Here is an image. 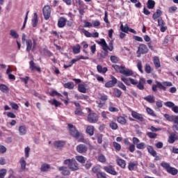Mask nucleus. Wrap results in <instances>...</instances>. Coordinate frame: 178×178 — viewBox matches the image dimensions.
<instances>
[{"label": "nucleus", "instance_id": "nucleus-33", "mask_svg": "<svg viewBox=\"0 0 178 178\" xmlns=\"http://www.w3.org/2000/svg\"><path fill=\"white\" fill-rule=\"evenodd\" d=\"M64 88H67L68 90H73L74 88V83L67 82L63 84Z\"/></svg>", "mask_w": 178, "mask_h": 178}, {"label": "nucleus", "instance_id": "nucleus-9", "mask_svg": "<svg viewBox=\"0 0 178 178\" xmlns=\"http://www.w3.org/2000/svg\"><path fill=\"white\" fill-rule=\"evenodd\" d=\"M111 80L106 82L104 85V87H106V88H112V87H115V86L118 84V79H116V77L111 75Z\"/></svg>", "mask_w": 178, "mask_h": 178}, {"label": "nucleus", "instance_id": "nucleus-15", "mask_svg": "<svg viewBox=\"0 0 178 178\" xmlns=\"http://www.w3.org/2000/svg\"><path fill=\"white\" fill-rule=\"evenodd\" d=\"M59 172H61L63 176H70V170L66 166H60L58 168Z\"/></svg>", "mask_w": 178, "mask_h": 178}, {"label": "nucleus", "instance_id": "nucleus-29", "mask_svg": "<svg viewBox=\"0 0 178 178\" xmlns=\"http://www.w3.org/2000/svg\"><path fill=\"white\" fill-rule=\"evenodd\" d=\"M162 16V10L161 9H157L156 11L153 14L152 19L153 20H156V19Z\"/></svg>", "mask_w": 178, "mask_h": 178}, {"label": "nucleus", "instance_id": "nucleus-20", "mask_svg": "<svg viewBox=\"0 0 178 178\" xmlns=\"http://www.w3.org/2000/svg\"><path fill=\"white\" fill-rule=\"evenodd\" d=\"M131 116H132V118H134V119H137V120H139V122L144 121V118L143 117V115H141L136 111L131 112Z\"/></svg>", "mask_w": 178, "mask_h": 178}, {"label": "nucleus", "instance_id": "nucleus-60", "mask_svg": "<svg viewBox=\"0 0 178 178\" xmlns=\"http://www.w3.org/2000/svg\"><path fill=\"white\" fill-rule=\"evenodd\" d=\"M98 144H102V134H97L96 136Z\"/></svg>", "mask_w": 178, "mask_h": 178}, {"label": "nucleus", "instance_id": "nucleus-30", "mask_svg": "<svg viewBox=\"0 0 178 178\" xmlns=\"http://www.w3.org/2000/svg\"><path fill=\"white\" fill-rule=\"evenodd\" d=\"M117 165H118V166H120L122 169H125L126 168V161H124V159H117Z\"/></svg>", "mask_w": 178, "mask_h": 178}, {"label": "nucleus", "instance_id": "nucleus-25", "mask_svg": "<svg viewBox=\"0 0 178 178\" xmlns=\"http://www.w3.org/2000/svg\"><path fill=\"white\" fill-rule=\"evenodd\" d=\"M26 52H30V51H33V40L31 39H28L26 40Z\"/></svg>", "mask_w": 178, "mask_h": 178}, {"label": "nucleus", "instance_id": "nucleus-57", "mask_svg": "<svg viewBox=\"0 0 178 178\" xmlns=\"http://www.w3.org/2000/svg\"><path fill=\"white\" fill-rule=\"evenodd\" d=\"M136 148H138V149H144L145 148V143L142 142L140 143L137 144Z\"/></svg>", "mask_w": 178, "mask_h": 178}, {"label": "nucleus", "instance_id": "nucleus-61", "mask_svg": "<svg viewBox=\"0 0 178 178\" xmlns=\"http://www.w3.org/2000/svg\"><path fill=\"white\" fill-rule=\"evenodd\" d=\"M97 178H106V173L99 172L97 173Z\"/></svg>", "mask_w": 178, "mask_h": 178}, {"label": "nucleus", "instance_id": "nucleus-59", "mask_svg": "<svg viewBox=\"0 0 178 178\" xmlns=\"http://www.w3.org/2000/svg\"><path fill=\"white\" fill-rule=\"evenodd\" d=\"M82 33H83L84 35H86V37H87L88 38H90L92 37L91 33H90L88 31H87L84 29H82Z\"/></svg>", "mask_w": 178, "mask_h": 178}, {"label": "nucleus", "instance_id": "nucleus-43", "mask_svg": "<svg viewBox=\"0 0 178 178\" xmlns=\"http://www.w3.org/2000/svg\"><path fill=\"white\" fill-rule=\"evenodd\" d=\"M10 35H11V37H13V38H19V35L17 33V32H16V31L11 29L10 31Z\"/></svg>", "mask_w": 178, "mask_h": 178}, {"label": "nucleus", "instance_id": "nucleus-39", "mask_svg": "<svg viewBox=\"0 0 178 178\" xmlns=\"http://www.w3.org/2000/svg\"><path fill=\"white\" fill-rule=\"evenodd\" d=\"M147 8L148 9H154L155 8V1L154 0H148Z\"/></svg>", "mask_w": 178, "mask_h": 178}, {"label": "nucleus", "instance_id": "nucleus-10", "mask_svg": "<svg viewBox=\"0 0 178 178\" xmlns=\"http://www.w3.org/2000/svg\"><path fill=\"white\" fill-rule=\"evenodd\" d=\"M42 12L44 20H49V17H51V6H44Z\"/></svg>", "mask_w": 178, "mask_h": 178}, {"label": "nucleus", "instance_id": "nucleus-14", "mask_svg": "<svg viewBox=\"0 0 178 178\" xmlns=\"http://www.w3.org/2000/svg\"><path fill=\"white\" fill-rule=\"evenodd\" d=\"M176 140H178L177 132L175 131L170 134L168 137V142L169 144H173Z\"/></svg>", "mask_w": 178, "mask_h": 178}, {"label": "nucleus", "instance_id": "nucleus-64", "mask_svg": "<svg viewBox=\"0 0 178 178\" xmlns=\"http://www.w3.org/2000/svg\"><path fill=\"white\" fill-rule=\"evenodd\" d=\"M158 26H159L160 27L162 26H165V22H163L162 17H159L158 19Z\"/></svg>", "mask_w": 178, "mask_h": 178}, {"label": "nucleus", "instance_id": "nucleus-32", "mask_svg": "<svg viewBox=\"0 0 178 178\" xmlns=\"http://www.w3.org/2000/svg\"><path fill=\"white\" fill-rule=\"evenodd\" d=\"M72 51L74 55H77V54H80V51H81V47L80 44H76L72 47Z\"/></svg>", "mask_w": 178, "mask_h": 178}, {"label": "nucleus", "instance_id": "nucleus-36", "mask_svg": "<svg viewBox=\"0 0 178 178\" xmlns=\"http://www.w3.org/2000/svg\"><path fill=\"white\" fill-rule=\"evenodd\" d=\"M113 95H115L116 98H120V97H122V90L118 88H114Z\"/></svg>", "mask_w": 178, "mask_h": 178}, {"label": "nucleus", "instance_id": "nucleus-19", "mask_svg": "<svg viewBox=\"0 0 178 178\" xmlns=\"http://www.w3.org/2000/svg\"><path fill=\"white\" fill-rule=\"evenodd\" d=\"M65 144H66V142H65L63 140H56L54 143V145L55 148H56L57 149L63 148V147H65Z\"/></svg>", "mask_w": 178, "mask_h": 178}, {"label": "nucleus", "instance_id": "nucleus-17", "mask_svg": "<svg viewBox=\"0 0 178 178\" xmlns=\"http://www.w3.org/2000/svg\"><path fill=\"white\" fill-rule=\"evenodd\" d=\"M67 22V19L66 18L60 17L58 21V27H59V29H63V27L66 26Z\"/></svg>", "mask_w": 178, "mask_h": 178}, {"label": "nucleus", "instance_id": "nucleus-58", "mask_svg": "<svg viewBox=\"0 0 178 178\" xmlns=\"http://www.w3.org/2000/svg\"><path fill=\"white\" fill-rule=\"evenodd\" d=\"M165 106H166L167 108H172L175 103H173V102H166L164 103Z\"/></svg>", "mask_w": 178, "mask_h": 178}, {"label": "nucleus", "instance_id": "nucleus-55", "mask_svg": "<svg viewBox=\"0 0 178 178\" xmlns=\"http://www.w3.org/2000/svg\"><path fill=\"white\" fill-rule=\"evenodd\" d=\"M110 60L112 62V63H118V62H119V58L115 56H111L110 57Z\"/></svg>", "mask_w": 178, "mask_h": 178}, {"label": "nucleus", "instance_id": "nucleus-51", "mask_svg": "<svg viewBox=\"0 0 178 178\" xmlns=\"http://www.w3.org/2000/svg\"><path fill=\"white\" fill-rule=\"evenodd\" d=\"M147 137H149V138H156V137L158 136V134L154 132H147Z\"/></svg>", "mask_w": 178, "mask_h": 178}, {"label": "nucleus", "instance_id": "nucleus-35", "mask_svg": "<svg viewBox=\"0 0 178 178\" xmlns=\"http://www.w3.org/2000/svg\"><path fill=\"white\" fill-rule=\"evenodd\" d=\"M48 102L51 105H54V106H56V108H58V106H60L61 105V103L58 102V100L55 99H54L53 100H49Z\"/></svg>", "mask_w": 178, "mask_h": 178}, {"label": "nucleus", "instance_id": "nucleus-4", "mask_svg": "<svg viewBox=\"0 0 178 178\" xmlns=\"http://www.w3.org/2000/svg\"><path fill=\"white\" fill-rule=\"evenodd\" d=\"M161 166L166 170L167 173H169L170 175H172V176H176V175H177V173H178V170L175 167L170 166V164H169V163L163 161L161 163Z\"/></svg>", "mask_w": 178, "mask_h": 178}, {"label": "nucleus", "instance_id": "nucleus-12", "mask_svg": "<svg viewBox=\"0 0 178 178\" xmlns=\"http://www.w3.org/2000/svg\"><path fill=\"white\" fill-rule=\"evenodd\" d=\"M88 148L84 144H79L76 146V151L79 154H86Z\"/></svg>", "mask_w": 178, "mask_h": 178}, {"label": "nucleus", "instance_id": "nucleus-28", "mask_svg": "<svg viewBox=\"0 0 178 178\" xmlns=\"http://www.w3.org/2000/svg\"><path fill=\"white\" fill-rule=\"evenodd\" d=\"M81 59H83L86 60L88 59V57L84 56H80L77 57L76 58L72 59L70 63L71 64L72 66H73L74 63H76V62H79V60H81Z\"/></svg>", "mask_w": 178, "mask_h": 178}, {"label": "nucleus", "instance_id": "nucleus-49", "mask_svg": "<svg viewBox=\"0 0 178 178\" xmlns=\"http://www.w3.org/2000/svg\"><path fill=\"white\" fill-rule=\"evenodd\" d=\"M156 83L157 84V87L158 88H159V90H163V91H166V87H165V86H163L162 83L159 81H156Z\"/></svg>", "mask_w": 178, "mask_h": 178}, {"label": "nucleus", "instance_id": "nucleus-6", "mask_svg": "<svg viewBox=\"0 0 178 178\" xmlns=\"http://www.w3.org/2000/svg\"><path fill=\"white\" fill-rule=\"evenodd\" d=\"M98 120H99V116L98 114H97V113H90L88 114L87 121L88 123H97L98 122Z\"/></svg>", "mask_w": 178, "mask_h": 178}, {"label": "nucleus", "instance_id": "nucleus-3", "mask_svg": "<svg viewBox=\"0 0 178 178\" xmlns=\"http://www.w3.org/2000/svg\"><path fill=\"white\" fill-rule=\"evenodd\" d=\"M63 164L65 165V166H67L68 169L72 170V172H76L80 169L79 163H77V161H76L74 159H65L63 161Z\"/></svg>", "mask_w": 178, "mask_h": 178}, {"label": "nucleus", "instance_id": "nucleus-50", "mask_svg": "<svg viewBox=\"0 0 178 178\" xmlns=\"http://www.w3.org/2000/svg\"><path fill=\"white\" fill-rule=\"evenodd\" d=\"M75 98H76L77 99H88V96L86 95H75Z\"/></svg>", "mask_w": 178, "mask_h": 178}, {"label": "nucleus", "instance_id": "nucleus-41", "mask_svg": "<svg viewBox=\"0 0 178 178\" xmlns=\"http://www.w3.org/2000/svg\"><path fill=\"white\" fill-rule=\"evenodd\" d=\"M0 90H1L2 92H8L9 88L5 84H0Z\"/></svg>", "mask_w": 178, "mask_h": 178}, {"label": "nucleus", "instance_id": "nucleus-47", "mask_svg": "<svg viewBox=\"0 0 178 178\" xmlns=\"http://www.w3.org/2000/svg\"><path fill=\"white\" fill-rule=\"evenodd\" d=\"M50 168L51 165H49V164H43L40 168V170L41 172H47V170H48V169H49Z\"/></svg>", "mask_w": 178, "mask_h": 178}, {"label": "nucleus", "instance_id": "nucleus-37", "mask_svg": "<svg viewBox=\"0 0 178 178\" xmlns=\"http://www.w3.org/2000/svg\"><path fill=\"white\" fill-rule=\"evenodd\" d=\"M117 122L120 123V124H126V123H127V120H126V118L123 116L118 117Z\"/></svg>", "mask_w": 178, "mask_h": 178}, {"label": "nucleus", "instance_id": "nucleus-24", "mask_svg": "<svg viewBox=\"0 0 178 178\" xmlns=\"http://www.w3.org/2000/svg\"><path fill=\"white\" fill-rule=\"evenodd\" d=\"M143 99L146 101L147 102H149V104H154L155 102V97L154 95H149L145 97H143Z\"/></svg>", "mask_w": 178, "mask_h": 178}, {"label": "nucleus", "instance_id": "nucleus-34", "mask_svg": "<svg viewBox=\"0 0 178 178\" xmlns=\"http://www.w3.org/2000/svg\"><path fill=\"white\" fill-rule=\"evenodd\" d=\"M147 151L149 154L152 155V156H156V151L154 149V147H152V146L151 145L147 146Z\"/></svg>", "mask_w": 178, "mask_h": 178}, {"label": "nucleus", "instance_id": "nucleus-26", "mask_svg": "<svg viewBox=\"0 0 178 178\" xmlns=\"http://www.w3.org/2000/svg\"><path fill=\"white\" fill-rule=\"evenodd\" d=\"M18 131L19 136H25L27 134V128L24 125L19 126Z\"/></svg>", "mask_w": 178, "mask_h": 178}, {"label": "nucleus", "instance_id": "nucleus-22", "mask_svg": "<svg viewBox=\"0 0 178 178\" xmlns=\"http://www.w3.org/2000/svg\"><path fill=\"white\" fill-rule=\"evenodd\" d=\"M137 166H138V163L137 161H130L128 163V169L129 170H130V172H133V170H134V169H136V168H137Z\"/></svg>", "mask_w": 178, "mask_h": 178}, {"label": "nucleus", "instance_id": "nucleus-53", "mask_svg": "<svg viewBox=\"0 0 178 178\" xmlns=\"http://www.w3.org/2000/svg\"><path fill=\"white\" fill-rule=\"evenodd\" d=\"M118 87L122 90L123 91H126L127 88L124 83L119 81L118 83Z\"/></svg>", "mask_w": 178, "mask_h": 178}, {"label": "nucleus", "instance_id": "nucleus-11", "mask_svg": "<svg viewBox=\"0 0 178 178\" xmlns=\"http://www.w3.org/2000/svg\"><path fill=\"white\" fill-rule=\"evenodd\" d=\"M99 102H97L98 104V108H104L105 106V104H106V101H108V95H103L99 98Z\"/></svg>", "mask_w": 178, "mask_h": 178}, {"label": "nucleus", "instance_id": "nucleus-40", "mask_svg": "<svg viewBox=\"0 0 178 178\" xmlns=\"http://www.w3.org/2000/svg\"><path fill=\"white\" fill-rule=\"evenodd\" d=\"M113 147L115 148V151H120V149H122V145H120V144H119L117 142H113Z\"/></svg>", "mask_w": 178, "mask_h": 178}, {"label": "nucleus", "instance_id": "nucleus-42", "mask_svg": "<svg viewBox=\"0 0 178 178\" xmlns=\"http://www.w3.org/2000/svg\"><path fill=\"white\" fill-rule=\"evenodd\" d=\"M120 30L123 33H129V25L125 24V26H123V24H121Z\"/></svg>", "mask_w": 178, "mask_h": 178}, {"label": "nucleus", "instance_id": "nucleus-5", "mask_svg": "<svg viewBox=\"0 0 178 178\" xmlns=\"http://www.w3.org/2000/svg\"><path fill=\"white\" fill-rule=\"evenodd\" d=\"M98 44L102 47L103 51H104V56H102V58H105L106 56H108V51H110V52H112L113 51V46H111V47H108V44H106V41H105V39H101V41L98 42Z\"/></svg>", "mask_w": 178, "mask_h": 178}, {"label": "nucleus", "instance_id": "nucleus-38", "mask_svg": "<svg viewBox=\"0 0 178 178\" xmlns=\"http://www.w3.org/2000/svg\"><path fill=\"white\" fill-rule=\"evenodd\" d=\"M112 67L115 69L116 72H119V73H122V71L123 70V67H124V65L119 66L118 65H113Z\"/></svg>", "mask_w": 178, "mask_h": 178}, {"label": "nucleus", "instance_id": "nucleus-44", "mask_svg": "<svg viewBox=\"0 0 178 178\" xmlns=\"http://www.w3.org/2000/svg\"><path fill=\"white\" fill-rule=\"evenodd\" d=\"M76 160L79 162V163H86V159L83 156H76Z\"/></svg>", "mask_w": 178, "mask_h": 178}, {"label": "nucleus", "instance_id": "nucleus-31", "mask_svg": "<svg viewBox=\"0 0 178 178\" xmlns=\"http://www.w3.org/2000/svg\"><path fill=\"white\" fill-rule=\"evenodd\" d=\"M97 69L99 73H102L103 74H105V73L108 72V67H102V65H97Z\"/></svg>", "mask_w": 178, "mask_h": 178}, {"label": "nucleus", "instance_id": "nucleus-46", "mask_svg": "<svg viewBox=\"0 0 178 178\" xmlns=\"http://www.w3.org/2000/svg\"><path fill=\"white\" fill-rule=\"evenodd\" d=\"M109 127H111L112 130H118V126L116 122L112 121L109 123Z\"/></svg>", "mask_w": 178, "mask_h": 178}, {"label": "nucleus", "instance_id": "nucleus-21", "mask_svg": "<svg viewBox=\"0 0 178 178\" xmlns=\"http://www.w3.org/2000/svg\"><path fill=\"white\" fill-rule=\"evenodd\" d=\"M86 131L89 136H94V131H95V128L92 125H88Z\"/></svg>", "mask_w": 178, "mask_h": 178}, {"label": "nucleus", "instance_id": "nucleus-8", "mask_svg": "<svg viewBox=\"0 0 178 178\" xmlns=\"http://www.w3.org/2000/svg\"><path fill=\"white\" fill-rule=\"evenodd\" d=\"M103 170L108 175H112V176H118V172L115 170V167L113 165H106L103 166Z\"/></svg>", "mask_w": 178, "mask_h": 178}, {"label": "nucleus", "instance_id": "nucleus-48", "mask_svg": "<svg viewBox=\"0 0 178 178\" xmlns=\"http://www.w3.org/2000/svg\"><path fill=\"white\" fill-rule=\"evenodd\" d=\"M21 168L22 170L26 169V160H24V157H22L19 161Z\"/></svg>", "mask_w": 178, "mask_h": 178}, {"label": "nucleus", "instance_id": "nucleus-63", "mask_svg": "<svg viewBox=\"0 0 178 178\" xmlns=\"http://www.w3.org/2000/svg\"><path fill=\"white\" fill-rule=\"evenodd\" d=\"M10 105L11 106V108L13 109H14L15 111H17V109H19V106L17 105V104L15 103V102H10Z\"/></svg>", "mask_w": 178, "mask_h": 178}, {"label": "nucleus", "instance_id": "nucleus-18", "mask_svg": "<svg viewBox=\"0 0 178 178\" xmlns=\"http://www.w3.org/2000/svg\"><path fill=\"white\" fill-rule=\"evenodd\" d=\"M121 74L126 76V77H129V76H133L134 72H133V70H131L126 69V67L124 66L122 70L121 71Z\"/></svg>", "mask_w": 178, "mask_h": 178}, {"label": "nucleus", "instance_id": "nucleus-16", "mask_svg": "<svg viewBox=\"0 0 178 178\" xmlns=\"http://www.w3.org/2000/svg\"><path fill=\"white\" fill-rule=\"evenodd\" d=\"M29 68L31 72H34V70H36V72H38L39 73L41 72V67H40V66L35 65L34 60L29 61Z\"/></svg>", "mask_w": 178, "mask_h": 178}, {"label": "nucleus", "instance_id": "nucleus-27", "mask_svg": "<svg viewBox=\"0 0 178 178\" xmlns=\"http://www.w3.org/2000/svg\"><path fill=\"white\" fill-rule=\"evenodd\" d=\"M38 24V15L37 13H34L33 17L32 19V26L37 27Z\"/></svg>", "mask_w": 178, "mask_h": 178}, {"label": "nucleus", "instance_id": "nucleus-2", "mask_svg": "<svg viewBox=\"0 0 178 178\" xmlns=\"http://www.w3.org/2000/svg\"><path fill=\"white\" fill-rule=\"evenodd\" d=\"M69 127V131L70 136L73 137L74 138H76V140L79 139V143H86V139H84V135L81 134V132H79V130L72 124H67Z\"/></svg>", "mask_w": 178, "mask_h": 178}, {"label": "nucleus", "instance_id": "nucleus-1", "mask_svg": "<svg viewBox=\"0 0 178 178\" xmlns=\"http://www.w3.org/2000/svg\"><path fill=\"white\" fill-rule=\"evenodd\" d=\"M121 80L126 84V86H137L138 90H144V85L145 84V79L140 78L139 81L133 78H126V76H121Z\"/></svg>", "mask_w": 178, "mask_h": 178}, {"label": "nucleus", "instance_id": "nucleus-23", "mask_svg": "<svg viewBox=\"0 0 178 178\" xmlns=\"http://www.w3.org/2000/svg\"><path fill=\"white\" fill-rule=\"evenodd\" d=\"M153 63L156 69H159L161 67V60H159V57H153Z\"/></svg>", "mask_w": 178, "mask_h": 178}, {"label": "nucleus", "instance_id": "nucleus-54", "mask_svg": "<svg viewBox=\"0 0 178 178\" xmlns=\"http://www.w3.org/2000/svg\"><path fill=\"white\" fill-rule=\"evenodd\" d=\"M74 113L78 116H83V110L81 108H76Z\"/></svg>", "mask_w": 178, "mask_h": 178}, {"label": "nucleus", "instance_id": "nucleus-45", "mask_svg": "<svg viewBox=\"0 0 178 178\" xmlns=\"http://www.w3.org/2000/svg\"><path fill=\"white\" fill-rule=\"evenodd\" d=\"M98 161L101 162V163H105L106 162V157L104 154H99L98 156Z\"/></svg>", "mask_w": 178, "mask_h": 178}, {"label": "nucleus", "instance_id": "nucleus-56", "mask_svg": "<svg viewBox=\"0 0 178 178\" xmlns=\"http://www.w3.org/2000/svg\"><path fill=\"white\" fill-rule=\"evenodd\" d=\"M7 170L5 168L0 170V178H5L6 176Z\"/></svg>", "mask_w": 178, "mask_h": 178}, {"label": "nucleus", "instance_id": "nucleus-62", "mask_svg": "<svg viewBox=\"0 0 178 178\" xmlns=\"http://www.w3.org/2000/svg\"><path fill=\"white\" fill-rule=\"evenodd\" d=\"M145 72L147 73V74H149L151 73V65L149 64H146L145 66Z\"/></svg>", "mask_w": 178, "mask_h": 178}, {"label": "nucleus", "instance_id": "nucleus-7", "mask_svg": "<svg viewBox=\"0 0 178 178\" xmlns=\"http://www.w3.org/2000/svg\"><path fill=\"white\" fill-rule=\"evenodd\" d=\"M136 54L138 55V58H140L141 55L148 54V47L145 44H140L138 47Z\"/></svg>", "mask_w": 178, "mask_h": 178}, {"label": "nucleus", "instance_id": "nucleus-52", "mask_svg": "<svg viewBox=\"0 0 178 178\" xmlns=\"http://www.w3.org/2000/svg\"><path fill=\"white\" fill-rule=\"evenodd\" d=\"M146 111L151 116H154V117L156 116L155 115V113L154 112V110H152V108H151L147 107Z\"/></svg>", "mask_w": 178, "mask_h": 178}, {"label": "nucleus", "instance_id": "nucleus-13", "mask_svg": "<svg viewBox=\"0 0 178 178\" xmlns=\"http://www.w3.org/2000/svg\"><path fill=\"white\" fill-rule=\"evenodd\" d=\"M87 87H88V85L87 83L83 82L82 83H79L78 85V91L79 92H82V94L87 93Z\"/></svg>", "mask_w": 178, "mask_h": 178}]
</instances>
